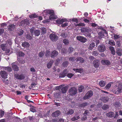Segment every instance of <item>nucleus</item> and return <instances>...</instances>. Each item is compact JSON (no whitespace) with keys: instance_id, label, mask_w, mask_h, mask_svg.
Returning a JSON list of instances; mask_svg holds the SVG:
<instances>
[{"instance_id":"obj_1","label":"nucleus","mask_w":122,"mask_h":122,"mask_svg":"<svg viewBox=\"0 0 122 122\" xmlns=\"http://www.w3.org/2000/svg\"><path fill=\"white\" fill-rule=\"evenodd\" d=\"M44 13L45 14L44 16H46V15L50 16L49 18L50 20H53L56 19L57 18V17L56 15H55V13L54 11L52 10H45L44 11Z\"/></svg>"},{"instance_id":"obj_2","label":"nucleus","mask_w":122,"mask_h":122,"mask_svg":"<svg viewBox=\"0 0 122 122\" xmlns=\"http://www.w3.org/2000/svg\"><path fill=\"white\" fill-rule=\"evenodd\" d=\"M93 95V92L91 90L88 91L86 95L83 97L84 100H86L89 99Z\"/></svg>"},{"instance_id":"obj_3","label":"nucleus","mask_w":122,"mask_h":122,"mask_svg":"<svg viewBox=\"0 0 122 122\" xmlns=\"http://www.w3.org/2000/svg\"><path fill=\"white\" fill-rule=\"evenodd\" d=\"M49 37L51 40L53 42L57 41L58 38V36L56 35L53 33L50 34Z\"/></svg>"},{"instance_id":"obj_4","label":"nucleus","mask_w":122,"mask_h":122,"mask_svg":"<svg viewBox=\"0 0 122 122\" xmlns=\"http://www.w3.org/2000/svg\"><path fill=\"white\" fill-rule=\"evenodd\" d=\"M69 94L71 96H72L76 93V90L74 87H72L69 90Z\"/></svg>"},{"instance_id":"obj_5","label":"nucleus","mask_w":122,"mask_h":122,"mask_svg":"<svg viewBox=\"0 0 122 122\" xmlns=\"http://www.w3.org/2000/svg\"><path fill=\"white\" fill-rule=\"evenodd\" d=\"M16 79L19 80H23L24 79L25 76L23 74L19 75L18 74H16L14 75Z\"/></svg>"},{"instance_id":"obj_6","label":"nucleus","mask_w":122,"mask_h":122,"mask_svg":"<svg viewBox=\"0 0 122 122\" xmlns=\"http://www.w3.org/2000/svg\"><path fill=\"white\" fill-rule=\"evenodd\" d=\"M76 39L78 40L83 43H85L87 40L86 38L80 36H77Z\"/></svg>"},{"instance_id":"obj_7","label":"nucleus","mask_w":122,"mask_h":122,"mask_svg":"<svg viewBox=\"0 0 122 122\" xmlns=\"http://www.w3.org/2000/svg\"><path fill=\"white\" fill-rule=\"evenodd\" d=\"M0 74L1 76L4 79H6L7 78V73L5 71H1L0 72Z\"/></svg>"},{"instance_id":"obj_8","label":"nucleus","mask_w":122,"mask_h":122,"mask_svg":"<svg viewBox=\"0 0 122 122\" xmlns=\"http://www.w3.org/2000/svg\"><path fill=\"white\" fill-rule=\"evenodd\" d=\"M29 20H24L21 21L20 24L22 26H26L29 24Z\"/></svg>"},{"instance_id":"obj_9","label":"nucleus","mask_w":122,"mask_h":122,"mask_svg":"<svg viewBox=\"0 0 122 122\" xmlns=\"http://www.w3.org/2000/svg\"><path fill=\"white\" fill-rule=\"evenodd\" d=\"M15 27V25L14 24H10L7 26L8 30L10 31H13Z\"/></svg>"},{"instance_id":"obj_10","label":"nucleus","mask_w":122,"mask_h":122,"mask_svg":"<svg viewBox=\"0 0 122 122\" xmlns=\"http://www.w3.org/2000/svg\"><path fill=\"white\" fill-rule=\"evenodd\" d=\"M58 52L57 51L55 50L53 51L50 54V56L51 58H54L58 55Z\"/></svg>"},{"instance_id":"obj_11","label":"nucleus","mask_w":122,"mask_h":122,"mask_svg":"<svg viewBox=\"0 0 122 122\" xmlns=\"http://www.w3.org/2000/svg\"><path fill=\"white\" fill-rule=\"evenodd\" d=\"M67 69H65L62 73L59 74V76L60 78H63L66 76L67 73Z\"/></svg>"},{"instance_id":"obj_12","label":"nucleus","mask_w":122,"mask_h":122,"mask_svg":"<svg viewBox=\"0 0 122 122\" xmlns=\"http://www.w3.org/2000/svg\"><path fill=\"white\" fill-rule=\"evenodd\" d=\"M67 20L66 18L57 20H56V22L58 24H61L63 22L66 21Z\"/></svg>"},{"instance_id":"obj_13","label":"nucleus","mask_w":122,"mask_h":122,"mask_svg":"<svg viewBox=\"0 0 122 122\" xmlns=\"http://www.w3.org/2000/svg\"><path fill=\"white\" fill-rule=\"evenodd\" d=\"M61 112L60 111L57 110L53 113L52 114V116L53 117H56L60 115Z\"/></svg>"},{"instance_id":"obj_14","label":"nucleus","mask_w":122,"mask_h":122,"mask_svg":"<svg viewBox=\"0 0 122 122\" xmlns=\"http://www.w3.org/2000/svg\"><path fill=\"white\" fill-rule=\"evenodd\" d=\"M79 61V63L80 64L83 63L85 61V60L83 58L79 57L76 58V62Z\"/></svg>"},{"instance_id":"obj_15","label":"nucleus","mask_w":122,"mask_h":122,"mask_svg":"<svg viewBox=\"0 0 122 122\" xmlns=\"http://www.w3.org/2000/svg\"><path fill=\"white\" fill-rule=\"evenodd\" d=\"M15 63H13L12 64V67L14 71H17L19 70V68L17 66L14 64Z\"/></svg>"},{"instance_id":"obj_16","label":"nucleus","mask_w":122,"mask_h":122,"mask_svg":"<svg viewBox=\"0 0 122 122\" xmlns=\"http://www.w3.org/2000/svg\"><path fill=\"white\" fill-rule=\"evenodd\" d=\"M93 64L95 67H98L99 66V60H95L93 62Z\"/></svg>"},{"instance_id":"obj_17","label":"nucleus","mask_w":122,"mask_h":122,"mask_svg":"<svg viewBox=\"0 0 122 122\" xmlns=\"http://www.w3.org/2000/svg\"><path fill=\"white\" fill-rule=\"evenodd\" d=\"M101 63L104 65L109 66L111 64L110 62L107 60H102L101 61Z\"/></svg>"},{"instance_id":"obj_18","label":"nucleus","mask_w":122,"mask_h":122,"mask_svg":"<svg viewBox=\"0 0 122 122\" xmlns=\"http://www.w3.org/2000/svg\"><path fill=\"white\" fill-rule=\"evenodd\" d=\"M100 100H102L104 102L106 103L109 100V98L107 97H102L100 98Z\"/></svg>"},{"instance_id":"obj_19","label":"nucleus","mask_w":122,"mask_h":122,"mask_svg":"<svg viewBox=\"0 0 122 122\" xmlns=\"http://www.w3.org/2000/svg\"><path fill=\"white\" fill-rule=\"evenodd\" d=\"M79 116L78 115V113H76L75 116L71 118V120L72 121H75L79 119Z\"/></svg>"},{"instance_id":"obj_20","label":"nucleus","mask_w":122,"mask_h":122,"mask_svg":"<svg viewBox=\"0 0 122 122\" xmlns=\"http://www.w3.org/2000/svg\"><path fill=\"white\" fill-rule=\"evenodd\" d=\"M106 50V48L105 45L102 44L100 45V52H103Z\"/></svg>"},{"instance_id":"obj_21","label":"nucleus","mask_w":122,"mask_h":122,"mask_svg":"<svg viewBox=\"0 0 122 122\" xmlns=\"http://www.w3.org/2000/svg\"><path fill=\"white\" fill-rule=\"evenodd\" d=\"M114 114L113 112H109L107 113L106 116L107 117L110 118L113 117Z\"/></svg>"},{"instance_id":"obj_22","label":"nucleus","mask_w":122,"mask_h":122,"mask_svg":"<svg viewBox=\"0 0 122 122\" xmlns=\"http://www.w3.org/2000/svg\"><path fill=\"white\" fill-rule=\"evenodd\" d=\"M22 46L25 48H28L30 46V44L28 42L25 41L22 43Z\"/></svg>"},{"instance_id":"obj_23","label":"nucleus","mask_w":122,"mask_h":122,"mask_svg":"<svg viewBox=\"0 0 122 122\" xmlns=\"http://www.w3.org/2000/svg\"><path fill=\"white\" fill-rule=\"evenodd\" d=\"M109 49L110 50L112 54L113 55L115 54V51L114 48L112 46H110L109 47Z\"/></svg>"},{"instance_id":"obj_24","label":"nucleus","mask_w":122,"mask_h":122,"mask_svg":"<svg viewBox=\"0 0 122 122\" xmlns=\"http://www.w3.org/2000/svg\"><path fill=\"white\" fill-rule=\"evenodd\" d=\"M53 62V61L52 60H51L49 62L47 65V67L49 69L51 67Z\"/></svg>"},{"instance_id":"obj_25","label":"nucleus","mask_w":122,"mask_h":122,"mask_svg":"<svg viewBox=\"0 0 122 122\" xmlns=\"http://www.w3.org/2000/svg\"><path fill=\"white\" fill-rule=\"evenodd\" d=\"M116 53L119 56H121L122 55V50L120 48H117L116 51Z\"/></svg>"},{"instance_id":"obj_26","label":"nucleus","mask_w":122,"mask_h":122,"mask_svg":"<svg viewBox=\"0 0 122 122\" xmlns=\"http://www.w3.org/2000/svg\"><path fill=\"white\" fill-rule=\"evenodd\" d=\"M74 112L73 110L72 109H69L67 112L66 113V114L68 115H71L73 114Z\"/></svg>"},{"instance_id":"obj_27","label":"nucleus","mask_w":122,"mask_h":122,"mask_svg":"<svg viewBox=\"0 0 122 122\" xmlns=\"http://www.w3.org/2000/svg\"><path fill=\"white\" fill-rule=\"evenodd\" d=\"M95 44H96V43L94 42L91 43L89 45V49L90 50L92 49L95 47Z\"/></svg>"},{"instance_id":"obj_28","label":"nucleus","mask_w":122,"mask_h":122,"mask_svg":"<svg viewBox=\"0 0 122 122\" xmlns=\"http://www.w3.org/2000/svg\"><path fill=\"white\" fill-rule=\"evenodd\" d=\"M107 36H106L105 33L104 32H102V31L100 32V37L101 38L102 37L104 38V36H105L106 37ZM100 40H101V39H100Z\"/></svg>"},{"instance_id":"obj_29","label":"nucleus","mask_w":122,"mask_h":122,"mask_svg":"<svg viewBox=\"0 0 122 122\" xmlns=\"http://www.w3.org/2000/svg\"><path fill=\"white\" fill-rule=\"evenodd\" d=\"M67 90V88L66 86L63 87L61 89L62 93H66Z\"/></svg>"},{"instance_id":"obj_30","label":"nucleus","mask_w":122,"mask_h":122,"mask_svg":"<svg viewBox=\"0 0 122 122\" xmlns=\"http://www.w3.org/2000/svg\"><path fill=\"white\" fill-rule=\"evenodd\" d=\"M3 68V69L6 70H7L9 72H10L12 71L11 68L10 67H2Z\"/></svg>"},{"instance_id":"obj_31","label":"nucleus","mask_w":122,"mask_h":122,"mask_svg":"<svg viewBox=\"0 0 122 122\" xmlns=\"http://www.w3.org/2000/svg\"><path fill=\"white\" fill-rule=\"evenodd\" d=\"M100 29L102 30L101 31L104 32L105 33L106 36H108V33L106 30L103 28L101 26H100Z\"/></svg>"},{"instance_id":"obj_32","label":"nucleus","mask_w":122,"mask_h":122,"mask_svg":"<svg viewBox=\"0 0 122 122\" xmlns=\"http://www.w3.org/2000/svg\"><path fill=\"white\" fill-rule=\"evenodd\" d=\"M108 43L110 45L112 46H114L115 45V42L113 40H109V41Z\"/></svg>"},{"instance_id":"obj_33","label":"nucleus","mask_w":122,"mask_h":122,"mask_svg":"<svg viewBox=\"0 0 122 122\" xmlns=\"http://www.w3.org/2000/svg\"><path fill=\"white\" fill-rule=\"evenodd\" d=\"M17 60L21 64H23L25 63V61H24L23 59L20 58L19 57H17Z\"/></svg>"},{"instance_id":"obj_34","label":"nucleus","mask_w":122,"mask_h":122,"mask_svg":"<svg viewBox=\"0 0 122 122\" xmlns=\"http://www.w3.org/2000/svg\"><path fill=\"white\" fill-rule=\"evenodd\" d=\"M69 64V62L67 61H64L62 64V66L64 67H67Z\"/></svg>"},{"instance_id":"obj_35","label":"nucleus","mask_w":122,"mask_h":122,"mask_svg":"<svg viewBox=\"0 0 122 122\" xmlns=\"http://www.w3.org/2000/svg\"><path fill=\"white\" fill-rule=\"evenodd\" d=\"M69 41L66 39H64L63 41V43L65 45H67L69 44Z\"/></svg>"},{"instance_id":"obj_36","label":"nucleus","mask_w":122,"mask_h":122,"mask_svg":"<svg viewBox=\"0 0 122 122\" xmlns=\"http://www.w3.org/2000/svg\"><path fill=\"white\" fill-rule=\"evenodd\" d=\"M69 60L70 61L73 62L76 61V58L75 57L72 56L70 57L69 58Z\"/></svg>"},{"instance_id":"obj_37","label":"nucleus","mask_w":122,"mask_h":122,"mask_svg":"<svg viewBox=\"0 0 122 122\" xmlns=\"http://www.w3.org/2000/svg\"><path fill=\"white\" fill-rule=\"evenodd\" d=\"M106 84V82L104 81H100V86L101 87L104 86Z\"/></svg>"},{"instance_id":"obj_38","label":"nucleus","mask_w":122,"mask_h":122,"mask_svg":"<svg viewBox=\"0 0 122 122\" xmlns=\"http://www.w3.org/2000/svg\"><path fill=\"white\" fill-rule=\"evenodd\" d=\"M73 70L74 71H75L76 72H79L81 73V71L83 70L82 69L80 68V69H74L73 68Z\"/></svg>"},{"instance_id":"obj_39","label":"nucleus","mask_w":122,"mask_h":122,"mask_svg":"<svg viewBox=\"0 0 122 122\" xmlns=\"http://www.w3.org/2000/svg\"><path fill=\"white\" fill-rule=\"evenodd\" d=\"M34 33L35 36H38L40 34V31L39 30H36L34 31Z\"/></svg>"},{"instance_id":"obj_40","label":"nucleus","mask_w":122,"mask_h":122,"mask_svg":"<svg viewBox=\"0 0 122 122\" xmlns=\"http://www.w3.org/2000/svg\"><path fill=\"white\" fill-rule=\"evenodd\" d=\"M121 37V36L120 35H117V34H114L113 37L114 39L117 40Z\"/></svg>"},{"instance_id":"obj_41","label":"nucleus","mask_w":122,"mask_h":122,"mask_svg":"<svg viewBox=\"0 0 122 122\" xmlns=\"http://www.w3.org/2000/svg\"><path fill=\"white\" fill-rule=\"evenodd\" d=\"M46 32V28L43 27L41 29V33L42 34H45Z\"/></svg>"},{"instance_id":"obj_42","label":"nucleus","mask_w":122,"mask_h":122,"mask_svg":"<svg viewBox=\"0 0 122 122\" xmlns=\"http://www.w3.org/2000/svg\"><path fill=\"white\" fill-rule=\"evenodd\" d=\"M25 54L24 53L21 52L20 51L18 53V57L24 56Z\"/></svg>"},{"instance_id":"obj_43","label":"nucleus","mask_w":122,"mask_h":122,"mask_svg":"<svg viewBox=\"0 0 122 122\" xmlns=\"http://www.w3.org/2000/svg\"><path fill=\"white\" fill-rule=\"evenodd\" d=\"M108 105H104L102 107V108L103 110H106L109 108Z\"/></svg>"},{"instance_id":"obj_44","label":"nucleus","mask_w":122,"mask_h":122,"mask_svg":"<svg viewBox=\"0 0 122 122\" xmlns=\"http://www.w3.org/2000/svg\"><path fill=\"white\" fill-rule=\"evenodd\" d=\"M26 38L28 40H31L32 39V36L29 34H27L26 35Z\"/></svg>"},{"instance_id":"obj_45","label":"nucleus","mask_w":122,"mask_h":122,"mask_svg":"<svg viewBox=\"0 0 122 122\" xmlns=\"http://www.w3.org/2000/svg\"><path fill=\"white\" fill-rule=\"evenodd\" d=\"M45 54V52L44 51H41L40 52L39 54V56L40 57H42Z\"/></svg>"},{"instance_id":"obj_46","label":"nucleus","mask_w":122,"mask_h":122,"mask_svg":"<svg viewBox=\"0 0 122 122\" xmlns=\"http://www.w3.org/2000/svg\"><path fill=\"white\" fill-rule=\"evenodd\" d=\"M61 37L65 38L67 36V33L64 32L61 34Z\"/></svg>"},{"instance_id":"obj_47","label":"nucleus","mask_w":122,"mask_h":122,"mask_svg":"<svg viewBox=\"0 0 122 122\" xmlns=\"http://www.w3.org/2000/svg\"><path fill=\"white\" fill-rule=\"evenodd\" d=\"M74 49L72 47H69L68 49V52L69 53L72 52L74 50Z\"/></svg>"},{"instance_id":"obj_48","label":"nucleus","mask_w":122,"mask_h":122,"mask_svg":"<svg viewBox=\"0 0 122 122\" xmlns=\"http://www.w3.org/2000/svg\"><path fill=\"white\" fill-rule=\"evenodd\" d=\"M50 52L49 51H46L45 53V56L46 57H49L50 55Z\"/></svg>"},{"instance_id":"obj_49","label":"nucleus","mask_w":122,"mask_h":122,"mask_svg":"<svg viewBox=\"0 0 122 122\" xmlns=\"http://www.w3.org/2000/svg\"><path fill=\"white\" fill-rule=\"evenodd\" d=\"M74 75V74L71 73H69L68 74L67 73L66 75V76L70 78H71Z\"/></svg>"},{"instance_id":"obj_50","label":"nucleus","mask_w":122,"mask_h":122,"mask_svg":"<svg viewBox=\"0 0 122 122\" xmlns=\"http://www.w3.org/2000/svg\"><path fill=\"white\" fill-rule=\"evenodd\" d=\"M84 89V87L83 86H81L79 88L78 90L80 92H81Z\"/></svg>"},{"instance_id":"obj_51","label":"nucleus","mask_w":122,"mask_h":122,"mask_svg":"<svg viewBox=\"0 0 122 122\" xmlns=\"http://www.w3.org/2000/svg\"><path fill=\"white\" fill-rule=\"evenodd\" d=\"M111 85V84L110 83H109L107 84L105 86V88L106 89H109Z\"/></svg>"},{"instance_id":"obj_52","label":"nucleus","mask_w":122,"mask_h":122,"mask_svg":"<svg viewBox=\"0 0 122 122\" xmlns=\"http://www.w3.org/2000/svg\"><path fill=\"white\" fill-rule=\"evenodd\" d=\"M120 42L121 41L120 40L117 41L116 42V44L117 46V47L120 48L121 45Z\"/></svg>"},{"instance_id":"obj_53","label":"nucleus","mask_w":122,"mask_h":122,"mask_svg":"<svg viewBox=\"0 0 122 122\" xmlns=\"http://www.w3.org/2000/svg\"><path fill=\"white\" fill-rule=\"evenodd\" d=\"M92 55L95 56H97L98 54L97 52L96 51H93L92 53Z\"/></svg>"},{"instance_id":"obj_54","label":"nucleus","mask_w":122,"mask_h":122,"mask_svg":"<svg viewBox=\"0 0 122 122\" xmlns=\"http://www.w3.org/2000/svg\"><path fill=\"white\" fill-rule=\"evenodd\" d=\"M87 103L86 102H85L81 104L80 105V106L81 107H84L87 105Z\"/></svg>"},{"instance_id":"obj_55","label":"nucleus","mask_w":122,"mask_h":122,"mask_svg":"<svg viewBox=\"0 0 122 122\" xmlns=\"http://www.w3.org/2000/svg\"><path fill=\"white\" fill-rule=\"evenodd\" d=\"M85 25V24L83 23H80L78 24H76V26H84Z\"/></svg>"},{"instance_id":"obj_56","label":"nucleus","mask_w":122,"mask_h":122,"mask_svg":"<svg viewBox=\"0 0 122 122\" xmlns=\"http://www.w3.org/2000/svg\"><path fill=\"white\" fill-rule=\"evenodd\" d=\"M0 116L1 117H3L4 114V111L0 110Z\"/></svg>"},{"instance_id":"obj_57","label":"nucleus","mask_w":122,"mask_h":122,"mask_svg":"<svg viewBox=\"0 0 122 122\" xmlns=\"http://www.w3.org/2000/svg\"><path fill=\"white\" fill-rule=\"evenodd\" d=\"M81 31L82 32H84L87 31V29L86 28H82L81 29Z\"/></svg>"},{"instance_id":"obj_58","label":"nucleus","mask_w":122,"mask_h":122,"mask_svg":"<svg viewBox=\"0 0 122 122\" xmlns=\"http://www.w3.org/2000/svg\"><path fill=\"white\" fill-rule=\"evenodd\" d=\"M30 111L34 112H36V110L35 109L34 107H33L30 108Z\"/></svg>"},{"instance_id":"obj_59","label":"nucleus","mask_w":122,"mask_h":122,"mask_svg":"<svg viewBox=\"0 0 122 122\" xmlns=\"http://www.w3.org/2000/svg\"><path fill=\"white\" fill-rule=\"evenodd\" d=\"M62 24L61 26L63 28L66 27L68 25V23L67 22Z\"/></svg>"},{"instance_id":"obj_60","label":"nucleus","mask_w":122,"mask_h":122,"mask_svg":"<svg viewBox=\"0 0 122 122\" xmlns=\"http://www.w3.org/2000/svg\"><path fill=\"white\" fill-rule=\"evenodd\" d=\"M87 119V116L86 115H84V116L82 117L81 120L82 121H85Z\"/></svg>"},{"instance_id":"obj_61","label":"nucleus","mask_w":122,"mask_h":122,"mask_svg":"<svg viewBox=\"0 0 122 122\" xmlns=\"http://www.w3.org/2000/svg\"><path fill=\"white\" fill-rule=\"evenodd\" d=\"M7 26V24L5 23H2L0 25L1 27L4 28L5 26Z\"/></svg>"},{"instance_id":"obj_62","label":"nucleus","mask_w":122,"mask_h":122,"mask_svg":"<svg viewBox=\"0 0 122 122\" xmlns=\"http://www.w3.org/2000/svg\"><path fill=\"white\" fill-rule=\"evenodd\" d=\"M29 17L30 18H35L36 17L35 14H32L29 15Z\"/></svg>"},{"instance_id":"obj_63","label":"nucleus","mask_w":122,"mask_h":122,"mask_svg":"<svg viewBox=\"0 0 122 122\" xmlns=\"http://www.w3.org/2000/svg\"><path fill=\"white\" fill-rule=\"evenodd\" d=\"M23 33V30H21L19 31L18 33V34L19 36L22 35Z\"/></svg>"},{"instance_id":"obj_64","label":"nucleus","mask_w":122,"mask_h":122,"mask_svg":"<svg viewBox=\"0 0 122 122\" xmlns=\"http://www.w3.org/2000/svg\"><path fill=\"white\" fill-rule=\"evenodd\" d=\"M36 85V84L34 82L32 83L31 85V87L33 88L35 87V86Z\"/></svg>"}]
</instances>
